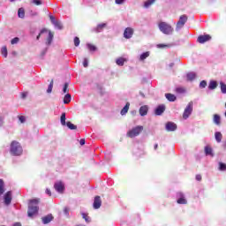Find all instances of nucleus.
Listing matches in <instances>:
<instances>
[{
  "mask_svg": "<svg viewBox=\"0 0 226 226\" xmlns=\"http://www.w3.org/2000/svg\"><path fill=\"white\" fill-rule=\"evenodd\" d=\"M38 204H40V199L30 200L27 211L29 218H33V216H36V215H38V211L40 210Z\"/></svg>",
  "mask_w": 226,
  "mask_h": 226,
  "instance_id": "nucleus-1",
  "label": "nucleus"
},
{
  "mask_svg": "<svg viewBox=\"0 0 226 226\" xmlns=\"http://www.w3.org/2000/svg\"><path fill=\"white\" fill-rule=\"evenodd\" d=\"M22 152L23 150L20 143L16 140L11 141L10 149L11 154H12L13 156H20V154H22Z\"/></svg>",
  "mask_w": 226,
  "mask_h": 226,
  "instance_id": "nucleus-2",
  "label": "nucleus"
},
{
  "mask_svg": "<svg viewBox=\"0 0 226 226\" xmlns=\"http://www.w3.org/2000/svg\"><path fill=\"white\" fill-rule=\"evenodd\" d=\"M158 27L163 34H172L174 33V28L167 22L161 21L158 24Z\"/></svg>",
  "mask_w": 226,
  "mask_h": 226,
  "instance_id": "nucleus-3",
  "label": "nucleus"
},
{
  "mask_svg": "<svg viewBox=\"0 0 226 226\" xmlns=\"http://www.w3.org/2000/svg\"><path fill=\"white\" fill-rule=\"evenodd\" d=\"M142 132H144V126L138 125L127 132V137H129L130 139L139 137V135H140V133H142Z\"/></svg>",
  "mask_w": 226,
  "mask_h": 226,
  "instance_id": "nucleus-4",
  "label": "nucleus"
},
{
  "mask_svg": "<svg viewBox=\"0 0 226 226\" xmlns=\"http://www.w3.org/2000/svg\"><path fill=\"white\" fill-rule=\"evenodd\" d=\"M192 112H193V102H190L185 109L183 113V118L187 119L188 117H190V116H192Z\"/></svg>",
  "mask_w": 226,
  "mask_h": 226,
  "instance_id": "nucleus-5",
  "label": "nucleus"
},
{
  "mask_svg": "<svg viewBox=\"0 0 226 226\" xmlns=\"http://www.w3.org/2000/svg\"><path fill=\"white\" fill-rule=\"evenodd\" d=\"M186 22H188V16H186L185 14L181 15L179 20L177 22V31L185 27V24H186Z\"/></svg>",
  "mask_w": 226,
  "mask_h": 226,
  "instance_id": "nucleus-6",
  "label": "nucleus"
},
{
  "mask_svg": "<svg viewBox=\"0 0 226 226\" xmlns=\"http://www.w3.org/2000/svg\"><path fill=\"white\" fill-rule=\"evenodd\" d=\"M133 28L132 27H127L124 29V38H125L126 40H130V38H132V36H133Z\"/></svg>",
  "mask_w": 226,
  "mask_h": 226,
  "instance_id": "nucleus-7",
  "label": "nucleus"
},
{
  "mask_svg": "<svg viewBox=\"0 0 226 226\" xmlns=\"http://www.w3.org/2000/svg\"><path fill=\"white\" fill-rule=\"evenodd\" d=\"M54 188L58 193H64V184H63V182H56L54 185Z\"/></svg>",
  "mask_w": 226,
  "mask_h": 226,
  "instance_id": "nucleus-8",
  "label": "nucleus"
},
{
  "mask_svg": "<svg viewBox=\"0 0 226 226\" xmlns=\"http://www.w3.org/2000/svg\"><path fill=\"white\" fill-rule=\"evenodd\" d=\"M211 40V35L205 34V35H200L197 39L198 43H206V41H209Z\"/></svg>",
  "mask_w": 226,
  "mask_h": 226,
  "instance_id": "nucleus-9",
  "label": "nucleus"
},
{
  "mask_svg": "<svg viewBox=\"0 0 226 226\" xmlns=\"http://www.w3.org/2000/svg\"><path fill=\"white\" fill-rule=\"evenodd\" d=\"M94 209H100L102 207V198L100 196H95L94 200Z\"/></svg>",
  "mask_w": 226,
  "mask_h": 226,
  "instance_id": "nucleus-10",
  "label": "nucleus"
},
{
  "mask_svg": "<svg viewBox=\"0 0 226 226\" xmlns=\"http://www.w3.org/2000/svg\"><path fill=\"white\" fill-rule=\"evenodd\" d=\"M167 132H176L177 130V125L174 122H168L166 124Z\"/></svg>",
  "mask_w": 226,
  "mask_h": 226,
  "instance_id": "nucleus-11",
  "label": "nucleus"
},
{
  "mask_svg": "<svg viewBox=\"0 0 226 226\" xmlns=\"http://www.w3.org/2000/svg\"><path fill=\"white\" fill-rule=\"evenodd\" d=\"M165 112V105H159L154 111L155 116H162V114Z\"/></svg>",
  "mask_w": 226,
  "mask_h": 226,
  "instance_id": "nucleus-12",
  "label": "nucleus"
},
{
  "mask_svg": "<svg viewBox=\"0 0 226 226\" xmlns=\"http://www.w3.org/2000/svg\"><path fill=\"white\" fill-rule=\"evenodd\" d=\"M4 204H6V206L11 204V192L10 191L4 194Z\"/></svg>",
  "mask_w": 226,
  "mask_h": 226,
  "instance_id": "nucleus-13",
  "label": "nucleus"
},
{
  "mask_svg": "<svg viewBox=\"0 0 226 226\" xmlns=\"http://www.w3.org/2000/svg\"><path fill=\"white\" fill-rule=\"evenodd\" d=\"M148 110H149V108L147 107V105L141 106L139 108V115L142 117L147 116Z\"/></svg>",
  "mask_w": 226,
  "mask_h": 226,
  "instance_id": "nucleus-14",
  "label": "nucleus"
},
{
  "mask_svg": "<svg viewBox=\"0 0 226 226\" xmlns=\"http://www.w3.org/2000/svg\"><path fill=\"white\" fill-rule=\"evenodd\" d=\"M52 220H54V216H52V215H48L42 217V222L44 224L50 223V222H52Z\"/></svg>",
  "mask_w": 226,
  "mask_h": 226,
  "instance_id": "nucleus-15",
  "label": "nucleus"
},
{
  "mask_svg": "<svg viewBox=\"0 0 226 226\" xmlns=\"http://www.w3.org/2000/svg\"><path fill=\"white\" fill-rule=\"evenodd\" d=\"M128 110H130V102H126L125 106L120 111L121 116H125L128 114Z\"/></svg>",
  "mask_w": 226,
  "mask_h": 226,
  "instance_id": "nucleus-16",
  "label": "nucleus"
},
{
  "mask_svg": "<svg viewBox=\"0 0 226 226\" xmlns=\"http://www.w3.org/2000/svg\"><path fill=\"white\" fill-rule=\"evenodd\" d=\"M53 40H54V33L49 31V36H48L47 41H46V44L47 45H51Z\"/></svg>",
  "mask_w": 226,
  "mask_h": 226,
  "instance_id": "nucleus-17",
  "label": "nucleus"
},
{
  "mask_svg": "<svg viewBox=\"0 0 226 226\" xmlns=\"http://www.w3.org/2000/svg\"><path fill=\"white\" fill-rule=\"evenodd\" d=\"M205 154L207 156H214L213 148L209 146L205 147Z\"/></svg>",
  "mask_w": 226,
  "mask_h": 226,
  "instance_id": "nucleus-18",
  "label": "nucleus"
},
{
  "mask_svg": "<svg viewBox=\"0 0 226 226\" xmlns=\"http://www.w3.org/2000/svg\"><path fill=\"white\" fill-rule=\"evenodd\" d=\"M186 77H187V80L189 82H192V80H195L197 74L195 72H189L187 73Z\"/></svg>",
  "mask_w": 226,
  "mask_h": 226,
  "instance_id": "nucleus-19",
  "label": "nucleus"
},
{
  "mask_svg": "<svg viewBox=\"0 0 226 226\" xmlns=\"http://www.w3.org/2000/svg\"><path fill=\"white\" fill-rule=\"evenodd\" d=\"M218 87V83L215 80H211L208 85V89L213 90Z\"/></svg>",
  "mask_w": 226,
  "mask_h": 226,
  "instance_id": "nucleus-20",
  "label": "nucleus"
},
{
  "mask_svg": "<svg viewBox=\"0 0 226 226\" xmlns=\"http://www.w3.org/2000/svg\"><path fill=\"white\" fill-rule=\"evenodd\" d=\"M221 117H220V115H218V114H215L214 115V123H215V124H217V126H220V124H221Z\"/></svg>",
  "mask_w": 226,
  "mask_h": 226,
  "instance_id": "nucleus-21",
  "label": "nucleus"
},
{
  "mask_svg": "<svg viewBox=\"0 0 226 226\" xmlns=\"http://www.w3.org/2000/svg\"><path fill=\"white\" fill-rule=\"evenodd\" d=\"M215 137L216 142H218V143L222 142V139H223V135H222V132H216L215 133Z\"/></svg>",
  "mask_w": 226,
  "mask_h": 226,
  "instance_id": "nucleus-22",
  "label": "nucleus"
},
{
  "mask_svg": "<svg viewBox=\"0 0 226 226\" xmlns=\"http://www.w3.org/2000/svg\"><path fill=\"white\" fill-rule=\"evenodd\" d=\"M87 49L90 51V52H96V50L98 49L96 48V46H94V44L91 43H87Z\"/></svg>",
  "mask_w": 226,
  "mask_h": 226,
  "instance_id": "nucleus-23",
  "label": "nucleus"
},
{
  "mask_svg": "<svg viewBox=\"0 0 226 226\" xmlns=\"http://www.w3.org/2000/svg\"><path fill=\"white\" fill-rule=\"evenodd\" d=\"M165 96L169 102H176L177 97L172 94H165Z\"/></svg>",
  "mask_w": 226,
  "mask_h": 226,
  "instance_id": "nucleus-24",
  "label": "nucleus"
},
{
  "mask_svg": "<svg viewBox=\"0 0 226 226\" xmlns=\"http://www.w3.org/2000/svg\"><path fill=\"white\" fill-rule=\"evenodd\" d=\"M18 16L19 17V19H24V17H26V11L24 10V8L19 9Z\"/></svg>",
  "mask_w": 226,
  "mask_h": 226,
  "instance_id": "nucleus-25",
  "label": "nucleus"
},
{
  "mask_svg": "<svg viewBox=\"0 0 226 226\" xmlns=\"http://www.w3.org/2000/svg\"><path fill=\"white\" fill-rule=\"evenodd\" d=\"M72 102V94H66L64 97V103L68 104Z\"/></svg>",
  "mask_w": 226,
  "mask_h": 226,
  "instance_id": "nucleus-26",
  "label": "nucleus"
},
{
  "mask_svg": "<svg viewBox=\"0 0 226 226\" xmlns=\"http://www.w3.org/2000/svg\"><path fill=\"white\" fill-rule=\"evenodd\" d=\"M60 121L63 126H66V113H62Z\"/></svg>",
  "mask_w": 226,
  "mask_h": 226,
  "instance_id": "nucleus-27",
  "label": "nucleus"
},
{
  "mask_svg": "<svg viewBox=\"0 0 226 226\" xmlns=\"http://www.w3.org/2000/svg\"><path fill=\"white\" fill-rule=\"evenodd\" d=\"M82 215V219L85 220V222L87 223H89L91 222V218L89 217V215L86 213H81Z\"/></svg>",
  "mask_w": 226,
  "mask_h": 226,
  "instance_id": "nucleus-28",
  "label": "nucleus"
},
{
  "mask_svg": "<svg viewBox=\"0 0 226 226\" xmlns=\"http://www.w3.org/2000/svg\"><path fill=\"white\" fill-rule=\"evenodd\" d=\"M157 49H170L172 47V44H157L156 45Z\"/></svg>",
  "mask_w": 226,
  "mask_h": 226,
  "instance_id": "nucleus-29",
  "label": "nucleus"
},
{
  "mask_svg": "<svg viewBox=\"0 0 226 226\" xmlns=\"http://www.w3.org/2000/svg\"><path fill=\"white\" fill-rule=\"evenodd\" d=\"M65 124L69 130H77V125L73 124L72 122H67Z\"/></svg>",
  "mask_w": 226,
  "mask_h": 226,
  "instance_id": "nucleus-30",
  "label": "nucleus"
},
{
  "mask_svg": "<svg viewBox=\"0 0 226 226\" xmlns=\"http://www.w3.org/2000/svg\"><path fill=\"white\" fill-rule=\"evenodd\" d=\"M1 52L2 56H4V57H6L8 56V48H6V46H3Z\"/></svg>",
  "mask_w": 226,
  "mask_h": 226,
  "instance_id": "nucleus-31",
  "label": "nucleus"
},
{
  "mask_svg": "<svg viewBox=\"0 0 226 226\" xmlns=\"http://www.w3.org/2000/svg\"><path fill=\"white\" fill-rule=\"evenodd\" d=\"M125 61H126V59L120 57V58L117 59L116 63H117V64H118V66H123V64H124Z\"/></svg>",
  "mask_w": 226,
  "mask_h": 226,
  "instance_id": "nucleus-32",
  "label": "nucleus"
},
{
  "mask_svg": "<svg viewBox=\"0 0 226 226\" xmlns=\"http://www.w3.org/2000/svg\"><path fill=\"white\" fill-rule=\"evenodd\" d=\"M176 93H177L178 94H183L186 93V88H185V87H177L176 88Z\"/></svg>",
  "mask_w": 226,
  "mask_h": 226,
  "instance_id": "nucleus-33",
  "label": "nucleus"
},
{
  "mask_svg": "<svg viewBox=\"0 0 226 226\" xmlns=\"http://www.w3.org/2000/svg\"><path fill=\"white\" fill-rule=\"evenodd\" d=\"M3 193H4V181L0 179V195H3Z\"/></svg>",
  "mask_w": 226,
  "mask_h": 226,
  "instance_id": "nucleus-34",
  "label": "nucleus"
},
{
  "mask_svg": "<svg viewBox=\"0 0 226 226\" xmlns=\"http://www.w3.org/2000/svg\"><path fill=\"white\" fill-rule=\"evenodd\" d=\"M54 87V79H52L48 87L47 93H52V89Z\"/></svg>",
  "mask_w": 226,
  "mask_h": 226,
  "instance_id": "nucleus-35",
  "label": "nucleus"
},
{
  "mask_svg": "<svg viewBox=\"0 0 226 226\" xmlns=\"http://www.w3.org/2000/svg\"><path fill=\"white\" fill-rule=\"evenodd\" d=\"M154 1L156 0H147V2H145L144 4L145 8H149V6H151V4L154 3Z\"/></svg>",
  "mask_w": 226,
  "mask_h": 226,
  "instance_id": "nucleus-36",
  "label": "nucleus"
},
{
  "mask_svg": "<svg viewBox=\"0 0 226 226\" xmlns=\"http://www.w3.org/2000/svg\"><path fill=\"white\" fill-rule=\"evenodd\" d=\"M53 25L55 26V27H56V29H63V24L60 21H56L55 23H53Z\"/></svg>",
  "mask_w": 226,
  "mask_h": 226,
  "instance_id": "nucleus-37",
  "label": "nucleus"
},
{
  "mask_svg": "<svg viewBox=\"0 0 226 226\" xmlns=\"http://www.w3.org/2000/svg\"><path fill=\"white\" fill-rule=\"evenodd\" d=\"M106 26H107V24H105V23L98 25L96 27V32L100 33V31H102V29H103Z\"/></svg>",
  "mask_w": 226,
  "mask_h": 226,
  "instance_id": "nucleus-38",
  "label": "nucleus"
},
{
  "mask_svg": "<svg viewBox=\"0 0 226 226\" xmlns=\"http://www.w3.org/2000/svg\"><path fill=\"white\" fill-rule=\"evenodd\" d=\"M221 86V91L223 94H226V84H224L223 82L220 83Z\"/></svg>",
  "mask_w": 226,
  "mask_h": 226,
  "instance_id": "nucleus-39",
  "label": "nucleus"
},
{
  "mask_svg": "<svg viewBox=\"0 0 226 226\" xmlns=\"http://www.w3.org/2000/svg\"><path fill=\"white\" fill-rule=\"evenodd\" d=\"M69 86H70V84L64 83V87H63V93L64 94H66L70 91V89H68Z\"/></svg>",
  "mask_w": 226,
  "mask_h": 226,
  "instance_id": "nucleus-40",
  "label": "nucleus"
},
{
  "mask_svg": "<svg viewBox=\"0 0 226 226\" xmlns=\"http://www.w3.org/2000/svg\"><path fill=\"white\" fill-rule=\"evenodd\" d=\"M177 204H186V199H185V197H181L177 200Z\"/></svg>",
  "mask_w": 226,
  "mask_h": 226,
  "instance_id": "nucleus-41",
  "label": "nucleus"
},
{
  "mask_svg": "<svg viewBox=\"0 0 226 226\" xmlns=\"http://www.w3.org/2000/svg\"><path fill=\"white\" fill-rule=\"evenodd\" d=\"M20 41V39L19 37H15L11 41V45H17Z\"/></svg>",
  "mask_w": 226,
  "mask_h": 226,
  "instance_id": "nucleus-42",
  "label": "nucleus"
},
{
  "mask_svg": "<svg viewBox=\"0 0 226 226\" xmlns=\"http://www.w3.org/2000/svg\"><path fill=\"white\" fill-rule=\"evenodd\" d=\"M219 170L225 171L226 170V164L223 162L219 163Z\"/></svg>",
  "mask_w": 226,
  "mask_h": 226,
  "instance_id": "nucleus-43",
  "label": "nucleus"
},
{
  "mask_svg": "<svg viewBox=\"0 0 226 226\" xmlns=\"http://www.w3.org/2000/svg\"><path fill=\"white\" fill-rule=\"evenodd\" d=\"M207 86V80H202V81H200V87L201 88V89H204V87H206Z\"/></svg>",
  "mask_w": 226,
  "mask_h": 226,
  "instance_id": "nucleus-44",
  "label": "nucleus"
},
{
  "mask_svg": "<svg viewBox=\"0 0 226 226\" xmlns=\"http://www.w3.org/2000/svg\"><path fill=\"white\" fill-rule=\"evenodd\" d=\"M74 45L79 47L80 45V39L79 37L74 38Z\"/></svg>",
  "mask_w": 226,
  "mask_h": 226,
  "instance_id": "nucleus-45",
  "label": "nucleus"
},
{
  "mask_svg": "<svg viewBox=\"0 0 226 226\" xmlns=\"http://www.w3.org/2000/svg\"><path fill=\"white\" fill-rule=\"evenodd\" d=\"M47 28H43L41 30L40 34L37 35L36 40H40V36H41V34H43V33H47Z\"/></svg>",
  "mask_w": 226,
  "mask_h": 226,
  "instance_id": "nucleus-46",
  "label": "nucleus"
},
{
  "mask_svg": "<svg viewBox=\"0 0 226 226\" xmlns=\"http://www.w3.org/2000/svg\"><path fill=\"white\" fill-rule=\"evenodd\" d=\"M83 66H84V68H87V66H89V60H87V58L84 59Z\"/></svg>",
  "mask_w": 226,
  "mask_h": 226,
  "instance_id": "nucleus-47",
  "label": "nucleus"
},
{
  "mask_svg": "<svg viewBox=\"0 0 226 226\" xmlns=\"http://www.w3.org/2000/svg\"><path fill=\"white\" fill-rule=\"evenodd\" d=\"M149 56H150L149 51H146L140 55V57H149Z\"/></svg>",
  "mask_w": 226,
  "mask_h": 226,
  "instance_id": "nucleus-48",
  "label": "nucleus"
},
{
  "mask_svg": "<svg viewBox=\"0 0 226 226\" xmlns=\"http://www.w3.org/2000/svg\"><path fill=\"white\" fill-rule=\"evenodd\" d=\"M34 4H36V6H40L41 4V0H33Z\"/></svg>",
  "mask_w": 226,
  "mask_h": 226,
  "instance_id": "nucleus-49",
  "label": "nucleus"
},
{
  "mask_svg": "<svg viewBox=\"0 0 226 226\" xmlns=\"http://www.w3.org/2000/svg\"><path fill=\"white\" fill-rule=\"evenodd\" d=\"M19 120L20 121V123H26V117H24V116H19Z\"/></svg>",
  "mask_w": 226,
  "mask_h": 226,
  "instance_id": "nucleus-50",
  "label": "nucleus"
},
{
  "mask_svg": "<svg viewBox=\"0 0 226 226\" xmlns=\"http://www.w3.org/2000/svg\"><path fill=\"white\" fill-rule=\"evenodd\" d=\"M64 215H66V216H68V215H70V208L64 207Z\"/></svg>",
  "mask_w": 226,
  "mask_h": 226,
  "instance_id": "nucleus-51",
  "label": "nucleus"
},
{
  "mask_svg": "<svg viewBox=\"0 0 226 226\" xmlns=\"http://www.w3.org/2000/svg\"><path fill=\"white\" fill-rule=\"evenodd\" d=\"M46 193H47V195H49V197H52V192H50V189L47 188V189H46Z\"/></svg>",
  "mask_w": 226,
  "mask_h": 226,
  "instance_id": "nucleus-52",
  "label": "nucleus"
},
{
  "mask_svg": "<svg viewBox=\"0 0 226 226\" xmlns=\"http://www.w3.org/2000/svg\"><path fill=\"white\" fill-rule=\"evenodd\" d=\"M116 4H123L124 3V0H115Z\"/></svg>",
  "mask_w": 226,
  "mask_h": 226,
  "instance_id": "nucleus-53",
  "label": "nucleus"
},
{
  "mask_svg": "<svg viewBox=\"0 0 226 226\" xmlns=\"http://www.w3.org/2000/svg\"><path fill=\"white\" fill-rule=\"evenodd\" d=\"M49 19H50L52 24H55V22H57V20H56V18H54V16H50Z\"/></svg>",
  "mask_w": 226,
  "mask_h": 226,
  "instance_id": "nucleus-54",
  "label": "nucleus"
},
{
  "mask_svg": "<svg viewBox=\"0 0 226 226\" xmlns=\"http://www.w3.org/2000/svg\"><path fill=\"white\" fill-rule=\"evenodd\" d=\"M196 180L197 181H202V176L201 175H196Z\"/></svg>",
  "mask_w": 226,
  "mask_h": 226,
  "instance_id": "nucleus-55",
  "label": "nucleus"
},
{
  "mask_svg": "<svg viewBox=\"0 0 226 226\" xmlns=\"http://www.w3.org/2000/svg\"><path fill=\"white\" fill-rule=\"evenodd\" d=\"M79 144H80V146H84V144H86V139H81L79 140Z\"/></svg>",
  "mask_w": 226,
  "mask_h": 226,
  "instance_id": "nucleus-56",
  "label": "nucleus"
},
{
  "mask_svg": "<svg viewBox=\"0 0 226 226\" xmlns=\"http://www.w3.org/2000/svg\"><path fill=\"white\" fill-rule=\"evenodd\" d=\"M26 96H27V94H26V93H22V94H21V98L24 99V98H26Z\"/></svg>",
  "mask_w": 226,
  "mask_h": 226,
  "instance_id": "nucleus-57",
  "label": "nucleus"
},
{
  "mask_svg": "<svg viewBox=\"0 0 226 226\" xmlns=\"http://www.w3.org/2000/svg\"><path fill=\"white\" fill-rule=\"evenodd\" d=\"M13 226H22V224L20 222H15Z\"/></svg>",
  "mask_w": 226,
  "mask_h": 226,
  "instance_id": "nucleus-58",
  "label": "nucleus"
},
{
  "mask_svg": "<svg viewBox=\"0 0 226 226\" xmlns=\"http://www.w3.org/2000/svg\"><path fill=\"white\" fill-rule=\"evenodd\" d=\"M0 126H3V118L0 117Z\"/></svg>",
  "mask_w": 226,
  "mask_h": 226,
  "instance_id": "nucleus-59",
  "label": "nucleus"
},
{
  "mask_svg": "<svg viewBox=\"0 0 226 226\" xmlns=\"http://www.w3.org/2000/svg\"><path fill=\"white\" fill-rule=\"evenodd\" d=\"M154 149H158V144L154 145Z\"/></svg>",
  "mask_w": 226,
  "mask_h": 226,
  "instance_id": "nucleus-60",
  "label": "nucleus"
},
{
  "mask_svg": "<svg viewBox=\"0 0 226 226\" xmlns=\"http://www.w3.org/2000/svg\"><path fill=\"white\" fill-rule=\"evenodd\" d=\"M146 59V57H141L140 61H144Z\"/></svg>",
  "mask_w": 226,
  "mask_h": 226,
  "instance_id": "nucleus-61",
  "label": "nucleus"
},
{
  "mask_svg": "<svg viewBox=\"0 0 226 226\" xmlns=\"http://www.w3.org/2000/svg\"><path fill=\"white\" fill-rule=\"evenodd\" d=\"M223 147H226V141L223 143Z\"/></svg>",
  "mask_w": 226,
  "mask_h": 226,
  "instance_id": "nucleus-62",
  "label": "nucleus"
},
{
  "mask_svg": "<svg viewBox=\"0 0 226 226\" xmlns=\"http://www.w3.org/2000/svg\"><path fill=\"white\" fill-rule=\"evenodd\" d=\"M170 67L174 66V64H170Z\"/></svg>",
  "mask_w": 226,
  "mask_h": 226,
  "instance_id": "nucleus-63",
  "label": "nucleus"
}]
</instances>
